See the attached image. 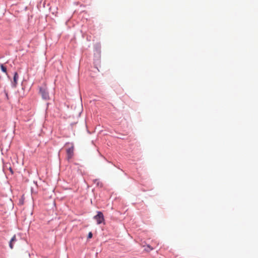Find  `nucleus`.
<instances>
[{"mask_svg": "<svg viewBox=\"0 0 258 258\" xmlns=\"http://www.w3.org/2000/svg\"><path fill=\"white\" fill-rule=\"evenodd\" d=\"M147 247L150 248V250H153V248H152L150 245H148Z\"/></svg>", "mask_w": 258, "mask_h": 258, "instance_id": "9", "label": "nucleus"}, {"mask_svg": "<svg viewBox=\"0 0 258 258\" xmlns=\"http://www.w3.org/2000/svg\"><path fill=\"white\" fill-rule=\"evenodd\" d=\"M17 241V238L16 235H14L9 242V246L11 249L14 248V243Z\"/></svg>", "mask_w": 258, "mask_h": 258, "instance_id": "4", "label": "nucleus"}, {"mask_svg": "<svg viewBox=\"0 0 258 258\" xmlns=\"http://www.w3.org/2000/svg\"><path fill=\"white\" fill-rule=\"evenodd\" d=\"M9 170L11 172V174H13L14 172H13V171L12 170V168L11 167L9 168Z\"/></svg>", "mask_w": 258, "mask_h": 258, "instance_id": "8", "label": "nucleus"}, {"mask_svg": "<svg viewBox=\"0 0 258 258\" xmlns=\"http://www.w3.org/2000/svg\"><path fill=\"white\" fill-rule=\"evenodd\" d=\"M68 148L67 149V158L68 160L72 158L74 156V146L72 143H67Z\"/></svg>", "mask_w": 258, "mask_h": 258, "instance_id": "1", "label": "nucleus"}, {"mask_svg": "<svg viewBox=\"0 0 258 258\" xmlns=\"http://www.w3.org/2000/svg\"><path fill=\"white\" fill-rule=\"evenodd\" d=\"M94 219L97 221V224H100L104 221L103 214L100 211L97 212V214L94 217Z\"/></svg>", "mask_w": 258, "mask_h": 258, "instance_id": "2", "label": "nucleus"}, {"mask_svg": "<svg viewBox=\"0 0 258 258\" xmlns=\"http://www.w3.org/2000/svg\"><path fill=\"white\" fill-rule=\"evenodd\" d=\"M93 236V234L91 232H90L88 234V238H91Z\"/></svg>", "mask_w": 258, "mask_h": 258, "instance_id": "7", "label": "nucleus"}, {"mask_svg": "<svg viewBox=\"0 0 258 258\" xmlns=\"http://www.w3.org/2000/svg\"><path fill=\"white\" fill-rule=\"evenodd\" d=\"M18 77H19V76H18V73L17 72H15V74H14V84H13V85L15 87H16V85L17 84V80L18 79Z\"/></svg>", "mask_w": 258, "mask_h": 258, "instance_id": "5", "label": "nucleus"}, {"mask_svg": "<svg viewBox=\"0 0 258 258\" xmlns=\"http://www.w3.org/2000/svg\"><path fill=\"white\" fill-rule=\"evenodd\" d=\"M40 93L42 97V98L45 100L49 99V95L48 93L45 89L40 88Z\"/></svg>", "mask_w": 258, "mask_h": 258, "instance_id": "3", "label": "nucleus"}, {"mask_svg": "<svg viewBox=\"0 0 258 258\" xmlns=\"http://www.w3.org/2000/svg\"><path fill=\"white\" fill-rule=\"evenodd\" d=\"M1 70L2 71L4 72V73H7V68L6 67H5L4 64H1Z\"/></svg>", "mask_w": 258, "mask_h": 258, "instance_id": "6", "label": "nucleus"}]
</instances>
